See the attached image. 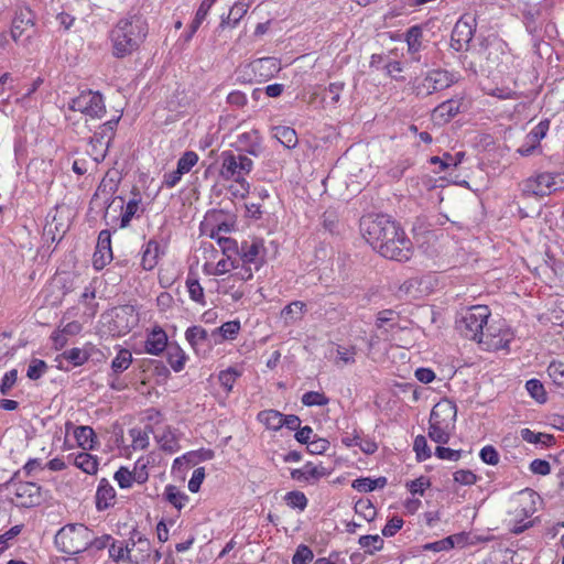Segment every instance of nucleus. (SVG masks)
Listing matches in <instances>:
<instances>
[{"label":"nucleus","mask_w":564,"mask_h":564,"mask_svg":"<svg viewBox=\"0 0 564 564\" xmlns=\"http://www.w3.org/2000/svg\"><path fill=\"white\" fill-rule=\"evenodd\" d=\"M130 542L132 547H135V553L132 554L133 564H145L151 561L152 546L148 538L137 529H133L130 532Z\"/></svg>","instance_id":"18"},{"label":"nucleus","mask_w":564,"mask_h":564,"mask_svg":"<svg viewBox=\"0 0 564 564\" xmlns=\"http://www.w3.org/2000/svg\"><path fill=\"white\" fill-rule=\"evenodd\" d=\"M113 540H115V538L108 533L96 536L94 534V531L89 529L88 550L95 551V552L102 551L105 549L109 550Z\"/></svg>","instance_id":"46"},{"label":"nucleus","mask_w":564,"mask_h":564,"mask_svg":"<svg viewBox=\"0 0 564 564\" xmlns=\"http://www.w3.org/2000/svg\"><path fill=\"white\" fill-rule=\"evenodd\" d=\"M186 286L189 294L191 300L194 302L205 305V295H204V289L196 279L187 278L186 280Z\"/></svg>","instance_id":"52"},{"label":"nucleus","mask_w":564,"mask_h":564,"mask_svg":"<svg viewBox=\"0 0 564 564\" xmlns=\"http://www.w3.org/2000/svg\"><path fill=\"white\" fill-rule=\"evenodd\" d=\"M301 401L306 406H324L328 404L329 399L323 392L308 391L302 395Z\"/></svg>","instance_id":"53"},{"label":"nucleus","mask_w":564,"mask_h":564,"mask_svg":"<svg viewBox=\"0 0 564 564\" xmlns=\"http://www.w3.org/2000/svg\"><path fill=\"white\" fill-rule=\"evenodd\" d=\"M490 316V310L486 305H475L464 312L456 321V328L462 336L476 340L478 344L484 338V326Z\"/></svg>","instance_id":"7"},{"label":"nucleus","mask_w":564,"mask_h":564,"mask_svg":"<svg viewBox=\"0 0 564 564\" xmlns=\"http://www.w3.org/2000/svg\"><path fill=\"white\" fill-rule=\"evenodd\" d=\"M108 148L109 145H107L106 141L99 139L98 135H94L89 141L88 154L91 156L95 163H100L105 160Z\"/></svg>","instance_id":"43"},{"label":"nucleus","mask_w":564,"mask_h":564,"mask_svg":"<svg viewBox=\"0 0 564 564\" xmlns=\"http://www.w3.org/2000/svg\"><path fill=\"white\" fill-rule=\"evenodd\" d=\"M44 468L45 465L43 464V460L41 458H30L23 465L21 470L14 473L12 479L18 478L21 473H23L25 477H34L37 475V473L44 470Z\"/></svg>","instance_id":"48"},{"label":"nucleus","mask_w":564,"mask_h":564,"mask_svg":"<svg viewBox=\"0 0 564 564\" xmlns=\"http://www.w3.org/2000/svg\"><path fill=\"white\" fill-rule=\"evenodd\" d=\"M308 453L313 455L324 454L329 448V442L326 438L314 437L306 444Z\"/></svg>","instance_id":"64"},{"label":"nucleus","mask_w":564,"mask_h":564,"mask_svg":"<svg viewBox=\"0 0 564 564\" xmlns=\"http://www.w3.org/2000/svg\"><path fill=\"white\" fill-rule=\"evenodd\" d=\"M239 271L236 275L241 281L252 279L253 273L259 271L265 261V247L262 239L245 240L238 249Z\"/></svg>","instance_id":"5"},{"label":"nucleus","mask_w":564,"mask_h":564,"mask_svg":"<svg viewBox=\"0 0 564 564\" xmlns=\"http://www.w3.org/2000/svg\"><path fill=\"white\" fill-rule=\"evenodd\" d=\"M282 415L283 414L276 410H263L258 413L257 419L267 429L279 431L281 429Z\"/></svg>","instance_id":"40"},{"label":"nucleus","mask_w":564,"mask_h":564,"mask_svg":"<svg viewBox=\"0 0 564 564\" xmlns=\"http://www.w3.org/2000/svg\"><path fill=\"white\" fill-rule=\"evenodd\" d=\"M488 66L499 74H509L514 67V56L502 42L491 45L487 55Z\"/></svg>","instance_id":"12"},{"label":"nucleus","mask_w":564,"mask_h":564,"mask_svg":"<svg viewBox=\"0 0 564 564\" xmlns=\"http://www.w3.org/2000/svg\"><path fill=\"white\" fill-rule=\"evenodd\" d=\"M242 372L235 367H229L225 370H221L218 375V381L220 386L224 388L226 393L232 391L234 384L236 380L241 377Z\"/></svg>","instance_id":"45"},{"label":"nucleus","mask_w":564,"mask_h":564,"mask_svg":"<svg viewBox=\"0 0 564 564\" xmlns=\"http://www.w3.org/2000/svg\"><path fill=\"white\" fill-rule=\"evenodd\" d=\"M119 119L120 118L118 117L116 119H111V120L105 122L104 124H101L99 127V130L97 132H95L94 135H98L99 139L106 141L107 145H109L115 135V131H116L117 124L119 122Z\"/></svg>","instance_id":"55"},{"label":"nucleus","mask_w":564,"mask_h":564,"mask_svg":"<svg viewBox=\"0 0 564 564\" xmlns=\"http://www.w3.org/2000/svg\"><path fill=\"white\" fill-rule=\"evenodd\" d=\"M284 500L290 508L299 509L300 511H304L308 503L305 494L297 490L289 491L284 496Z\"/></svg>","instance_id":"49"},{"label":"nucleus","mask_w":564,"mask_h":564,"mask_svg":"<svg viewBox=\"0 0 564 564\" xmlns=\"http://www.w3.org/2000/svg\"><path fill=\"white\" fill-rule=\"evenodd\" d=\"M88 358L89 354L86 350L74 347L58 355L55 361L57 362L58 369L67 370L68 367L64 365L65 361L72 365L73 367H78L84 365L88 360Z\"/></svg>","instance_id":"25"},{"label":"nucleus","mask_w":564,"mask_h":564,"mask_svg":"<svg viewBox=\"0 0 564 564\" xmlns=\"http://www.w3.org/2000/svg\"><path fill=\"white\" fill-rule=\"evenodd\" d=\"M359 544L361 547L367 549L370 554L375 551H379L383 546V540L378 535H362L359 538Z\"/></svg>","instance_id":"58"},{"label":"nucleus","mask_w":564,"mask_h":564,"mask_svg":"<svg viewBox=\"0 0 564 564\" xmlns=\"http://www.w3.org/2000/svg\"><path fill=\"white\" fill-rule=\"evenodd\" d=\"M113 478L121 489L131 488L133 482H135L131 474V470H129L127 467H120L115 473Z\"/></svg>","instance_id":"59"},{"label":"nucleus","mask_w":564,"mask_h":564,"mask_svg":"<svg viewBox=\"0 0 564 564\" xmlns=\"http://www.w3.org/2000/svg\"><path fill=\"white\" fill-rule=\"evenodd\" d=\"M130 436L132 438V447L133 449H144L149 445V434L141 429H132L130 430Z\"/></svg>","instance_id":"60"},{"label":"nucleus","mask_w":564,"mask_h":564,"mask_svg":"<svg viewBox=\"0 0 564 564\" xmlns=\"http://www.w3.org/2000/svg\"><path fill=\"white\" fill-rule=\"evenodd\" d=\"M89 528L83 523H68L62 527L54 538L59 552L68 555L88 551Z\"/></svg>","instance_id":"6"},{"label":"nucleus","mask_w":564,"mask_h":564,"mask_svg":"<svg viewBox=\"0 0 564 564\" xmlns=\"http://www.w3.org/2000/svg\"><path fill=\"white\" fill-rule=\"evenodd\" d=\"M213 7V3L210 0H203L199 8L196 11V14L189 24V31L186 35V40H189L193 37V35L197 32L204 20L206 19L210 8Z\"/></svg>","instance_id":"42"},{"label":"nucleus","mask_w":564,"mask_h":564,"mask_svg":"<svg viewBox=\"0 0 564 564\" xmlns=\"http://www.w3.org/2000/svg\"><path fill=\"white\" fill-rule=\"evenodd\" d=\"M475 18L463 15L455 23L451 35V46L455 51H463L471 41L475 32Z\"/></svg>","instance_id":"13"},{"label":"nucleus","mask_w":564,"mask_h":564,"mask_svg":"<svg viewBox=\"0 0 564 564\" xmlns=\"http://www.w3.org/2000/svg\"><path fill=\"white\" fill-rule=\"evenodd\" d=\"M68 226L58 217L57 210L52 214L50 213L46 217L44 226V236L46 239L53 241H59L66 232Z\"/></svg>","instance_id":"23"},{"label":"nucleus","mask_w":564,"mask_h":564,"mask_svg":"<svg viewBox=\"0 0 564 564\" xmlns=\"http://www.w3.org/2000/svg\"><path fill=\"white\" fill-rule=\"evenodd\" d=\"M109 557L116 562L132 563V549H129V543L123 544L115 539L108 550Z\"/></svg>","instance_id":"34"},{"label":"nucleus","mask_w":564,"mask_h":564,"mask_svg":"<svg viewBox=\"0 0 564 564\" xmlns=\"http://www.w3.org/2000/svg\"><path fill=\"white\" fill-rule=\"evenodd\" d=\"M160 256V245L155 240H150L144 247L142 252L141 264L144 270H152Z\"/></svg>","instance_id":"35"},{"label":"nucleus","mask_w":564,"mask_h":564,"mask_svg":"<svg viewBox=\"0 0 564 564\" xmlns=\"http://www.w3.org/2000/svg\"><path fill=\"white\" fill-rule=\"evenodd\" d=\"M112 260L111 235L108 230H101L98 236L96 250L93 256V267L100 271Z\"/></svg>","instance_id":"15"},{"label":"nucleus","mask_w":564,"mask_h":564,"mask_svg":"<svg viewBox=\"0 0 564 564\" xmlns=\"http://www.w3.org/2000/svg\"><path fill=\"white\" fill-rule=\"evenodd\" d=\"M147 34L148 25L142 18L131 15L119 20L110 32L112 54L118 58L131 55L139 48Z\"/></svg>","instance_id":"2"},{"label":"nucleus","mask_w":564,"mask_h":564,"mask_svg":"<svg viewBox=\"0 0 564 564\" xmlns=\"http://www.w3.org/2000/svg\"><path fill=\"white\" fill-rule=\"evenodd\" d=\"M119 183L120 177L118 175V172H107L106 175L102 177L100 184L98 185L95 196L104 197L105 203L110 205L113 202V195L118 191Z\"/></svg>","instance_id":"22"},{"label":"nucleus","mask_w":564,"mask_h":564,"mask_svg":"<svg viewBox=\"0 0 564 564\" xmlns=\"http://www.w3.org/2000/svg\"><path fill=\"white\" fill-rule=\"evenodd\" d=\"M35 14L29 7L19 8L12 19L11 37L24 43L35 34Z\"/></svg>","instance_id":"11"},{"label":"nucleus","mask_w":564,"mask_h":564,"mask_svg":"<svg viewBox=\"0 0 564 564\" xmlns=\"http://www.w3.org/2000/svg\"><path fill=\"white\" fill-rule=\"evenodd\" d=\"M405 487L412 496H423L425 490L431 487V481L427 477L421 476L414 480L408 481Z\"/></svg>","instance_id":"56"},{"label":"nucleus","mask_w":564,"mask_h":564,"mask_svg":"<svg viewBox=\"0 0 564 564\" xmlns=\"http://www.w3.org/2000/svg\"><path fill=\"white\" fill-rule=\"evenodd\" d=\"M528 393L539 403L546 401V392L542 382L538 379H530L525 383Z\"/></svg>","instance_id":"51"},{"label":"nucleus","mask_w":564,"mask_h":564,"mask_svg":"<svg viewBox=\"0 0 564 564\" xmlns=\"http://www.w3.org/2000/svg\"><path fill=\"white\" fill-rule=\"evenodd\" d=\"M68 110L79 111L90 119H100L106 113V105L99 91L83 90L67 102Z\"/></svg>","instance_id":"9"},{"label":"nucleus","mask_w":564,"mask_h":564,"mask_svg":"<svg viewBox=\"0 0 564 564\" xmlns=\"http://www.w3.org/2000/svg\"><path fill=\"white\" fill-rule=\"evenodd\" d=\"M231 269L239 271V263L230 260L229 256L227 259H220L214 267L209 264L204 265V271L209 275H221L229 272Z\"/></svg>","instance_id":"44"},{"label":"nucleus","mask_w":564,"mask_h":564,"mask_svg":"<svg viewBox=\"0 0 564 564\" xmlns=\"http://www.w3.org/2000/svg\"><path fill=\"white\" fill-rule=\"evenodd\" d=\"M239 152H246L253 156H259L262 151V139L258 130H250L237 134L236 141L232 143Z\"/></svg>","instance_id":"16"},{"label":"nucleus","mask_w":564,"mask_h":564,"mask_svg":"<svg viewBox=\"0 0 564 564\" xmlns=\"http://www.w3.org/2000/svg\"><path fill=\"white\" fill-rule=\"evenodd\" d=\"M328 475L327 469L322 465H314L307 462L302 468L291 470V478L300 482H313Z\"/></svg>","instance_id":"21"},{"label":"nucleus","mask_w":564,"mask_h":564,"mask_svg":"<svg viewBox=\"0 0 564 564\" xmlns=\"http://www.w3.org/2000/svg\"><path fill=\"white\" fill-rule=\"evenodd\" d=\"M360 230L367 242L382 257L399 262L412 256V242L403 229L387 215H367Z\"/></svg>","instance_id":"1"},{"label":"nucleus","mask_w":564,"mask_h":564,"mask_svg":"<svg viewBox=\"0 0 564 564\" xmlns=\"http://www.w3.org/2000/svg\"><path fill=\"white\" fill-rule=\"evenodd\" d=\"M248 11V6L243 2H236L229 10L227 18H223L220 26L235 28Z\"/></svg>","instance_id":"41"},{"label":"nucleus","mask_w":564,"mask_h":564,"mask_svg":"<svg viewBox=\"0 0 564 564\" xmlns=\"http://www.w3.org/2000/svg\"><path fill=\"white\" fill-rule=\"evenodd\" d=\"M170 346L167 335L161 326H153L147 332L144 351L149 355L160 356Z\"/></svg>","instance_id":"19"},{"label":"nucleus","mask_w":564,"mask_h":564,"mask_svg":"<svg viewBox=\"0 0 564 564\" xmlns=\"http://www.w3.org/2000/svg\"><path fill=\"white\" fill-rule=\"evenodd\" d=\"M220 176L224 180H234L239 188L232 192L235 195L245 197L249 193L250 185L246 180L253 169V162L250 158L239 153L235 154L232 151H224L221 153Z\"/></svg>","instance_id":"4"},{"label":"nucleus","mask_w":564,"mask_h":564,"mask_svg":"<svg viewBox=\"0 0 564 564\" xmlns=\"http://www.w3.org/2000/svg\"><path fill=\"white\" fill-rule=\"evenodd\" d=\"M489 340L479 341L480 345L484 346L487 350H500L508 349L509 344L513 339V334L508 327H503L502 325H498L497 335H490Z\"/></svg>","instance_id":"24"},{"label":"nucleus","mask_w":564,"mask_h":564,"mask_svg":"<svg viewBox=\"0 0 564 564\" xmlns=\"http://www.w3.org/2000/svg\"><path fill=\"white\" fill-rule=\"evenodd\" d=\"M198 162V155L194 151L185 152L177 161V169L183 174L188 173Z\"/></svg>","instance_id":"57"},{"label":"nucleus","mask_w":564,"mask_h":564,"mask_svg":"<svg viewBox=\"0 0 564 564\" xmlns=\"http://www.w3.org/2000/svg\"><path fill=\"white\" fill-rule=\"evenodd\" d=\"M455 82L456 77L453 73L443 68H434L416 77L413 89L417 96L426 97L451 87Z\"/></svg>","instance_id":"8"},{"label":"nucleus","mask_w":564,"mask_h":564,"mask_svg":"<svg viewBox=\"0 0 564 564\" xmlns=\"http://www.w3.org/2000/svg\"><path fill=\"white\" fill-rule=\"evenodd\" d=\"M187 359L188 356L177 344H170L166 348V360L173 371L181 372Z\"/></svg>","instance_id":"31"},{"label":"nucleus","mask_w":564,"mask_h":564,"mask_svg":"<svg viewBox=\"0 0 564 564\" xmlns=\"http://www.w3.org/2000/svg\"><path fill=\"white\" fill-rule=\"evenodd\" d=\"M405 42L408 45V52L410 54H416L422 48L423 41V28L421 25H412L405 32Z\"/></svg>","instance_id":"36"},{"label":"nucleus","mask_w":564,"mask_h":564,"mask_svg":"<svg viewBox=\"0 0 564 564\" xmlns=\"http://www.w3.org/2000/svg\"><path fill=\"white\" fill-rule=\"evenodd\" d=\"M413 449L416 454V459L419 462H424L432 456V452L427 445V441L423 435H417L414 438Z\"/></svg>","instance_id":"54"},{"label":"nucleus","mask_w":564,"mask_h":564,"mask_svg":"<svg viewBox=\"0 0 564 564\" xmlns=\"http://www.w3.org/2000/svg\"><path fill=\"white\" fill-rule=\"evenodd\" d=\"M132 360L133 358L131 351L126 348H120L111 361V370L108 375L120 376L131 366Z\"/></svg>","instance_id":"33"},{"label":"nucleus","mask_w":564,"mask_h":564,"mask_svg":"<svg viewBox=\"0 0 564 564\" xmlns=\"http://www.w3.org/2000/svg\"><path fill=\"white\" fill-rule=\"evenodd\" d=\"M520 435L523 441H525L530 444L542 445V446L549 447L554 443L553 435L546 434V433H541V432H534V431H531L530 429H522L520 431Z\"/></svg>","instance_id":"39"},{"label":"nucleus","mask_w":564,"mask_h":564,"mask_svg":"<svg viewBox=\"0 0 564 564\" xmlns=\"http://www.w3.org/2000/svg\"><path fill=\"white\" fill-rule=\"evenodd\" d=\"M305 308V303L302 301H294L286 305L282 312L281 315L285 319L286 323H294L295 321H299L302 318V314Z\"/></svg>","instance_id":"47"},{"label":"nucleus","mask_w":564,"mask_h":564,"mask_svg":"<svg viewBox=\"0 0 564 564\" xmlns=\"http://www.w3.org/2000/svg\"><path fill=\"white\" fill-rule=\"evenodd\" d=\"M133 479L137 484H144L149 478L148 462L140 458L134 463L133 470H131Z\"/></svg>","instance_id":"62"},{"label":"nucleus","mask_w":564,"mask_h":564,"mask_svg":"<svg viewBox=\"0 0 564 564\" xmlns=\"http://www.w3.org/2000/svg\"><path fill=\"white\" fill-rule=\"evenodd\" d=\"M108 330L112 336H124L139 323V314L133 305L118 306L106 316Z\"/></svg>","instance_id":"10"},{"label":"nucleus","mask_w":564,"mask_h":564,"mask_svg":"<svg viewBox=\"0 0 564 564\" xmlns=\"http://www.w3.org/2000/svg\"><path fill=\"white\" fill-rule=\"evenodd\" d=\"M272 135L286 149H294L297 145L299 139L296 131L286 126H278L272 129Z\"/></svg>","instance_id":"32"},{"label":"nucleus","mask_w":564,"mask_h":564,"mask_svg":"<svg viewBox=\"0 0 564 564\" xmlns=\"http://www.w3.org/2000/svg\"><path fill=\"white\" fill-rule=\"evenodd\" d=\"M14 495L17 505L23 508H32L42 502L41 487L32 481L18 482Z\"/></svg>","instance_id":"14"},{"label":"nucleus","mask_w":564,"mask_h":564,"mask_svg":"<svg viewBox=\"0 0 564 564\" xmlns=\"http://www.w3.org/2000/svg\"><path fill=\"white\" fill-rule=\"evenodd\" d=\"M546 371L554 384L564 388V361H551Z\"/></svg>","instance_id":"50"},{"label":"nucleus","mask_w":564,"mask_h":564,"mask_svg":"<svg viewBox=\"0 0 564 564\" xmlns=\"http://www.w3.org/2000/svg\"><path fill=\"white\" fill-rule=\"evenodd\" d=\"M251 67L259 77L269 79L280 70V62L275 57H263L253 61Z\"/></svg>","instance_id":"27"},{"label":"nucleus","mask_w":564,"mask_h":564,"mask_svg":"<svg viewBox=\"0 0 564 564\" xmlns=\"http://www.w3.org/2000/svg\"><path fill=\"white\" fill-rule=\"evenodd\" d=\"M462 106H463L462 100L448 99V100L442 102L441 105H438L434 109L433 116L436 119L447 122L460 112Z\"/></svg>","instance_id":"29"},{"label":"nucleus","mask_w":564,"mask_h":564,"mask_svg":"<svg viewBox=\"0 0 564 564\" xmlns=\"http://www.w3.org/2000/svg\"><path fill=\"white\" fill-rule=\"evenodd\" d=\"M116 497L117 494L113 486L106 478H101L95 495L96 509L98 511L110 509L116 503Z\"/></svg>","instance_id":"20"},{"label":"nucleus","mask_w":564,"mask_h":564,"mask_svg":"<svg viewBox=\"0 0 564 564\" xmlns=\"http://www.w3.org/2000/svg\"><path fill=\"white\" fill-rule=\"evenodd\" d=\"M313 558V551L307 545L301 544L292 557V564H308Z\"/></svg>","instance_id":"61"},{"label":"nucleus","mask_w":564,"mask_h":564,"mask_svg":"<svg viewBox=\"0 0 564 564\" xmlns=\"http://www.w3.org/2000/svg\"><path fill=\"white\" fill-rule=\"evenodd\" d=\"M557 175L541 173L525 183V191L536 196H545L558 188Z\"/></svg>","instance_id":"17"},{"label":"nucleus","mask_w":564,"mask_h":564,"mask_svg":"<svg viewBox=\"0 0 564 564\" xmlns=\"http://www.w3.org/2000/svg\"><path fill=\"white\" fill-rule=\"evenodd\" d=\"M185 339L196 354L209 345L207 330L197 325L185 330Z\"/></svg>","instance_id":"28"},{"label":"nucleus","mask_w":564,"mask_h":564,"mask_svg":"<svg viewBox=\"0 0 564 564\" xmlns=\"http://www.w3.org/2000/svg\"><path fill=\"white\" fill-rule=\"evenodd\" d=\"M70 429H74V437L79 447L83 449H94L96 441V434L90 426L82 425L74 426L73 423H66V431L68 432Z\"/></svg>","instance_id":"26"},{"label":"nucleus","mask_w":564,"mask_h":564,"mask_svg":"<svg viewBox=\"0 0 564 564\" xmlns=\"http://www.w3.org/2000/svg\"><path fill=\"white\" fill-rule=\"evenodd\" d=\"M457 406L448 400L437 402L430 414L429 437L437 444H447L456 425Z\"/></svg>","instance_id":"3"},{"label":"nucleus","mask_w":564,"mask_h":564,"mask_svg":"<svg viewBox=\"0 0 564 564\" xmlns=\"http://www.w3.org/2000/svg\"><path fill=\"white\" fill-rule=\"evenodd\" d=\"M73 459V464L88 475H95L98 471L99 462L97 456L87 452H82L76 455H68Z\"/></svg>","instance_id":"30"},{"label":"nucleus","mask_w":564,"mask_h":564,"mask_svg":"<svg viewBox=\"0 0 564 564\" xmlns=\"http://www.w3.org/2000/svg\"><path fill=\"white\" fill-rule=\"evenodd\" d=\"M47 366L45 361L41 359H33L28 367L26 376L31 380L40 379L46 371Z\"/></svg>","instance_id":"63"},{"label":"nucleus","mask_w":564,"mask_h":564,"mask_svg":"<svg viewBox=\"0 0 564 564\" xmlns=\"http://www.w3.org/2000/svg\"><path fill=\"white\" fill-rule=\"evenodd\" d=\"M163 496L164 499L177 510H181L183 507H185L189 500L188 496L174 485H167L164 489Z\"/></svg>","instance_id":"38"},{"label":"nucleus","mask_w":564,"mask_h":564,"mask_svg":"<svg viewBox=\"0 0 564 564\" xmlns=\"http://www.w3.org/2000/svg\"><path fill=\"white\" fill-rule=\"evenodd\" d=\"M142 213L141 208V197L140 194L137 193L133 195L131 199L128 200L124 210L121 216L120 227H127L131 219L135 216H139Z\"/></svg>","instance_id":"37"}]
</instances>
